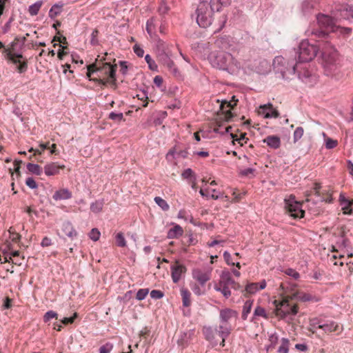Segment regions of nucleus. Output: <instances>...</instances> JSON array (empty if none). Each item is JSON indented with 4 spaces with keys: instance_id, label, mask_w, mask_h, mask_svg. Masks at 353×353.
Segmentation results:
<instances>
[{
    "instance_id": "obj_1",
    "label": "nucleus",
    "mask_w": 353,
    "mask_h": 353,
    "mask_svg": "<svg viewBox=\"0 0 353 353\" xmlns=\"http://www.w3.org/2000/svg\"><path fill=\"white\" fill-rule=\"evenodd\" d=\"M211 65L220 70L225 71L230 74H236L241 68V63L234 57L227 52L219 51L206 54Z\"/></svg>"
},
{
    "instance_id": "obj_2",
    "label": "nucleus",
    "mask_w": 353,
    "mask_h": 353,
    "mask_svg": "<svg viewBox=\"0 0 353 353\" xmlns=\"http://www.w3.org/2000/svg\"><path fill=\"white\" fill-rule=\"evenodd\" d=\"M321 64L325 74L328 77H335L340 72L341 65L339 54L330 43H325L322 46Z\"/></svg>"
},
{
    "instance_id": "obj_3",
    "label": "nucleus",
    "mask_w": 353,
    "mask_h": 353,
    "mask_svg": "<svg viewBox=\"0 0 353 353\" xmlns=\"http://www.w3.org/2000/svg\"><path fill=\"white\" fill-rule=\"evenodd\" d=\"M230 48V40L226 37L218 38L213 43H198L196 50L203 58H205L206 54L212 52L216 53L217 49L220 51L228 50Z\"/></svg>"
},
{
    "instance_id": "obj_4",
    "label": "nucleus",
    "mask_w": 353,
    "mask_h": 353,
    "mask_svg": "<svg viewBox=\"0 0 353 353\" xmlns=\"http://www.w3.org/2000/svg\"><path fill=\"white\" fill-rule=\"evenodd\" d=\"M335 15L334 18L323 14L317 15L316 20L320 28H325L331 32H339L340 34L344 35L350 34L352 32L351 28L336 26V22L340 21L341 19L337 16V14H335Z\"/></svg>"
},
{
    "instance_id": "obj_5",
    "label": "nucleus",
    "mask_w": 353,
    "mask_h": 353,
    "mask_svg": "<svg viewBox=\"0 0 353 353\" xmlns=\"http://www.w3.org/2000/svg\"><path fill=\"white\" fill-rule=\"evenodd\" d=\"M214 12L208 0H201L196 10L198 25L203 28L209 27L212 23Z\"/></svg>"
},
{
    "instance_id": "obj_6",
    "label": "nucleus",
    "mask_w": 353,
    "mask_h": 353,
    "mask_svg": "<svg viewBox=\"0 0 353 353\" xmlns=\"http://www.w3.org/2000/svg\"><path fill=\"white\" fill-rule=\"evenodd\" d=\"M292 299L291 296H287L283 297L281 300H275L273 302L275 306V314L276 316L283 319L288 316H295L298 313V305L290 303V300Z\"/></svg>"
},
{
    "instance_id": "obj_7",
    "label": "nucleus",
    "mask_w": 353,
    "mask_h": 353,
    "mask_svg": "<svg viewBox=\"0 0 353 353\" xmlns=\"http://www.w3.org/2000/svg\"><path fill=\"white\" fill-rule=\"evenodd\" d=\"M273 68L276 73L280 74L283 79H288L296 72L294 61H290L282 56H277L273 60Z\"/></svg>"
},
{
    "instance_id": "obj_8",
    "label": "nucleus",
    "mask_w": 353,
    "mask_h": 353,
    "mask_svg": "<svg viewBox=\"0 0 353 353\" xmlns=\"http://www.w3.org/2000/svg\"><path fill=\"white\" fill-rule=\"evenodd\" d=\"M230 287L236 290L239 288V285L234 281L228 271H223L220 276L219 283L216 284L214 288L216 291L220 292L224 297L228 299L231 295Z\"/></svg>"
},
{
    "instance_id": "obj_9",
    "label": "nucleus",
    "mask_w": 353,
    "mask_h": 353,
    "mask_svg": "<svg viewBox=\"0 0 353 353\" xmlns=\"http://www.w3.org/2000/svg\"><path fill=\"white\" fill-rule=\"evenodd\" d=\"M116 65H112L108 63H105L103 64V67L100 69L97 68L96 65L92 64L88 66V76L90 77L91 74L94 72H98L99 70L103 71L105 74L108 75V79H102L99 78V79H94V81H98L100 84L103 85H107V83H110L112 84H115L116 81ZM100 77V76H99Z\"/></svg>"
},
{
    "instance_id": "obj_10",
    "label": "nucleus",
    "mask_w": 353,
    "mask_h": 353,
    "mask_svg": "<svg viewBox=\"0 0 353 353\" xmlns=\"http://www.w3.org/2000/svg\"><path fill=\"white\" fill-rule=\"evenodd\" d=\"M319 47L311 44L306 39L301 41L299 46V61L308 62L312 61L317 54Z\"/></svg>"
},
{
    "instance_id": "obj_11",
    "label": "nucleus",
    "mask_w": 353,
    "mask_h": 353,
    "mask_svg": "<svg viewBox=\"0 0 353 353\" xmlns=\"http://www.w3.org/2000/svg\"><path fill=\"white\" fill-rule=\"evenodd\" d=\"M285 208L291 216L294 218H302L304 215V210L301 208V203L295 200V197L290 195L285 199Z\"/></svg>"
},
{
    "instance_id": "obj_12",
    "label": "nucleus",
    "mask_w": 353,
    "mask_h": 353,
    "mask_svg": "<svg viewBox=\"0 0 353 353\" xmlns=\"http://www.w3.org/2000/svg\"><path fill=\"white\" fill-rule=\"evenodd\" d=\"M212 268H196L192 271V276L193 279L199 283V284L204 287L208 281L211 279Z\"/></svg>"
},
{
    "instance_id": "obj_13",
    "label": "nucleus",
    "mask_w": 353,
    "mask_h": 353,
    "mask_svg": "<svg viewBox=\"0 0 353 353\" xmlns=\"http://www.w3.org/2000/svg\"><path fill=\"white\" fill-rule=\"evenodd\" d=\"M237 101L238 99H236L234 96L232 97V100L230 101H222L220 105V108L223 112V117H220V119H223L225 121H229L232 117V114L230 111V109L236 105Z\"/></svg>"
},
{
    "instance_id": "obj_14",
    "label": "nucleus",
    "mask_w": 353,
    "mask_h": 353,
    "mask_svg": "<svg viewBox=\"0 0 353 353\" xmlns=\"http://www.w3.org/2000/svg\"><path fill=\"white\" fill-rule=\"evenodd\" d=\"M336 10L340 14V19L346 20H353V6L348 4L338 5L335 8Z\"/></svg>"
},
{
    "instance_id": "obj_15",
    "label": "nucleus",
    "mask_w": 353,
    "mask_h": 353,
    "mask_svg": "<svg viewBox=\"0 0 353 353\" xmlns=\"http://www.w3.org/2000/svg\"><path fill=\"white\" fill-rule=\"evenodd\" d=\"M259 114L263 116L264 118H277L279 113L271 103H268L259 107Z\"/></svg>"
},
{
    "instance_id": "obj_16",
    "label": "nucleus",
    "mask_w": 353,
    "mask_h": 353,
    "mask_svg": "<svg viewBox=\"0 0 353 353\" xmlns=\"http://www.w3.org/2000/svg\"><path fill=\"white\" fill-rule=\"evenodd\" d=\"M231 330V326L229 323L221 322L218 328H216L217 334H219V336L222 339V341L220 344L222 347L225 345V339L230 335Z\"/></svg>"
},
{
    "instance_id": "obj_17",
    "label": "nucleus",
    "mask_w": 353,
    "mask_h": 353,
    "mask_svg": "<svg viewBox=\"0 0 353 353\" xmlns=\"http://www.w3.org/2000/svg\"><path fill=\"white\" fill-rule=\"evenodd\" d=\"M319 329L322 330L325 333H330L337 331L339 329V325L332 320L324 321L321 319Z\"/></svg>"
},
{
    "instance_id": "obj_18",
    "label": "nucleus",
    "mask_w": 353,
    "mask_h": 353,
    "mask_svg": "<svg viewBox=\"0 0 353 353\" xmlns=\"http://www.w3.org/2000/svg\"><path fill=\"white\" fill-rule=\"evenodd\" d=\"M237 317V312L232 309L225 308L220 311V322L229 323L228 321L232 318Z\"/></svg>"
},
{
    "instance_id": "obj_19",
    "label": "nucleus",
    "mask_w": 353,
    "mask_h": 353,
    "mask_svg": "<svg viewBox=\"0 0 353 353\" xmlns=\"http://www.w3.org/2000/svg\"><path fill=\"white\" fill-rule=\"evenodd\" d=\"M172 279L174 283H177L181 277V275L185 272L186 268L181 264H177L171 267Z\"/></svg>"
},
{
    "instance_id": "obj_20",
    "label": "nucleus",
    "mask_w": 353,
    "mask_h": 353,
    "mask_svg": "<svg viewBox=\"0 0 353 353\" xmlns=\"http://www.w3.org/2000/svg\"><path fill=\"white\" fill-rule=\"evenodd\" d=\"M65 168L64 165H59L57 163H50L44 166V172L47 176H52L59 173L60 169Z\"/></svg>"
},
{
    "instance_id": "obj_21",
    "label": "nucleus",
    "mask_w": 353,
    "mask_h": 353,
    "mask_svg": "<svg viewBox=\"0 0 353 353\" xmlns=\"http://www.w3.org/2000/svg\"><path fill=\"white\" fill-rule=\"evenodd\" d=\"M266 287V282L265 280L261 281L259 283H251L246 285L245 291L248 294H255L259 290H263Z\"/></svg>"
},
{
    "instance_id": "obj_22",
    "label": "nucleus",
    "mask_w": 353,
    "mask_h": 353,
    "mask_svg": "<svg viewBox=\"0 0 353 353\" xmlns=\"http://www.w3.org/2000/svg\"><path fill=\"white\" fill-rule=\"evenodd\" d=\"M292 299H296L303 302L306 301H318L319 299L312 296L310 294L304 293L303 292H296L291 295Z\"/></svg>"
},
{
    "instance_id": "obj_23",
    "label": "nucleus",
    "mask_w": 353,
    "mask_h": 353,
    "mask_svg": "<svg viewBox=\"0 0 353 353\" xmlns=\"http://www.w3.org/2000/svg\"><path fill=\"white\" fill-rule=\"evenodd\" d=\"M231 0H210L208 3L214 12H219L222 8L230 4Z\"/></svg>"
},
{
    "instance_id": "obj_24",
    "label": "nucleus",
    "mask_w": 353,
    "mask_h": 353,
    "mask_svg": "<svg viewBox=\"0 0 353 353\" xmlns=\"http://www.w3.org/2000/svg\"><path fill=\"white\" fill-rule=\"evenodd\" d=\"M62 231L67 236L72 239L77 236V231L74 230L72 224L69 221L63 223Z\"/></svg>"
},
{
    "instance_id": "obj_25",
    "label": "nucleus",
    "mask_w": 353,
    "mask_h": 353,
    "mask_svg": "<svg viewBox=\"0 0 353 353\" xmlns=\"http://www.w3.org/2000/svg\"><path fill=\"white\" fill-rule=\"evenodd\" d=\"M71 197H72L71 192L69 191V190L66 189V188L60 189L59 190H57L52 196L53 199H54L55 201L69 199Z\"/></svg>"
},
{
    "instance_id": "obj_26",
    "label": "nucleus",
    "mask_w": 353,
    "mask_h": 353,
    "mask_svg": "<svg viewBox=\"0 0 353 353\" xmlns=\"http://www.w3.org/2000/svg\"><path fill=\"white\" fill-rule=\"evenodd\" d=\"M263 142L273 149H278L281 145V139L276 135L268 136L263 139Z\"/></svg>"
},
{
    "instance_id": "obj_27",
    "label": "nucleus",
    "mask_w": 353,
    "mask_h": 353,
    "mask_svg": "<svg viewBox=\"0 0 353 353\" xmlns=\"http://www.w3.org/2000/svg\"><path fill=\"white\" fill-rule=\"evenodd\" d=\"M159 60L165 65L169 70L174 67V61L170 59L169 52H159L158 54Z\"/></svg>"
},
{
    "instance_id": "obj_28",
    "label": "nucleus",
    "mask_w": 353,
    "mask_h": 353,
    "mask_svg": "<svg viewBox=\"0 0 353 353\" xmlns=\"http://www.w3.org/2000/svg\"><path fill=\"white\" fill-rule=\"evenodd\" d=\"M183 234V228L179 225L174 224V227L168 230L167 237L168 239H176L182 236Z\"/></svg>"
},
{
    "instance_id": "obj_29",
    "label": "nucleus",
    "mask_w": 353,
    "mask_h": 353,
    "mask_svg": "<svg viewBox=\"0 0 353 353\" xmlns=\"http://www.w3.org/2000/svg\"><path fill=\"white\" fill-rule=\"evenodd\" d=\"M340 202L343 213L346 214H351L352 213V209L350 208L352 202L343 195H340Z\"/></svg>"
},
{
    "instance_id": "obj_30",
    "label": "nucleus",
    "mask_w": 353,
    "mask_h": 353,
    "mask_svg": "<svg viewBox=\"0 0 353 353\" xmlns=\"http://www.w3.org/2000/svg\"><path fill=\"white\" fill-rule=\"evenodd\" d=\"M203 334L205 335V339L210 341L211 343H213L214 345H216L217 342L214 341L215 339V334H217L216 332V329L213 330L210 327H207L203 328Z\"/></svg>"
},
{
    "instance_id": "obj_31",
    "label": "nucleus",
    "mask_w": 353,
    "mask_h": 353,
    "mask_svg": "<svg viewBox=\"0 0 353 353\" xmlns=\"http://www.w3.org/2000/svg\"><path fill=\"white\" fill-rule=\"evenodd\" d=\"M181 295L182 297L183 305L184 307H188L190 305V292L185 288L181 289Z\"/></svg>"
},
{
    "instance_id": "obj_32",
    "label": "nucleus",
    "mask_w": 353,
    "mask_h": 353,
    "mask_svg": "<svg viewBox=\"0 0 353 353\" xmlns=\"http://www.w3.org/2000/svg\"><path fill=\"white\" fill-rule=\"evenodd\" d=\"M321 325V319L315 317L310 319L308 330L313 334L316 332V330L319 329Z\"/></svg>"
},
{
    "instance_id": "obj_33",
    "label": "nucleus",
    "mask_w": 353,
    "mask_h": 353,
    "mask_svg": "<svg viewBox=\"0 0 353 353\" xmlns=\"http://www.w3.org/2000/svg\"><path fill=\"white\" fill-rule=\"evenodd\" d=\"M43 5L42 1H38L30 5L28 8V12L31 16H35L39 13V11Z\"/></svg>"
},
{
    "instance_id": "obj_34",
    "label": "nucleus",
    "mask_w": 353,
    "mask_h": 353,
    "mask_svg": "<svg viewBox=\"0 0 353 353\" xmlns=\"http://www.w3.org/2000/svg\"><path fill=\"white\" fill-rule=\"evenodd\" d=\"M103 200H97L90 205V210L92 212L97 214L101 212L103 207Z\"/></svg>"
},
{
    "instance_id": "obj_35",
    "label": "nucleus",
    "mask_w": 353,
    "mask_h": 353,
    "mask_svg": "<svg viewBox=\"0 0 353 353\" xmlns=\"http://www.w3.org/2000/svg\"><path fill=\"white\" fill-rule=\"evenodd\" d=\"M290 341L288 339L282 338L281 340V345L278 348L279 353H288L289 352Z\"/></svg>"
},
{
    "instance_id": "obj_36",
    "label": "nucleus",
    "mask_w": 353,
    "mask_h": 353,
    "mask_svg": "<svg viewBox=\"0 0 353 353\" xmlns=\"http://www.w3.org/2000/svg\"><path fill=\"white\" fill-rule=\"evenodd\" d=\"M253 301H246L244 303L242 312V319L245 320L248 318V315L250 314L252 306Z\"/></svg>"
},
{
    "instance_id": "obj_37",
    "label": "nucleus",
    "mask_w": 353,
    "mask_h": 353,
    "mask_svg": "<svg viewBox=\"0 0 353 353\" xmlns=\"http://www.w3.org/2000/svg\"><path fill=\"white\" fill-rule=\"evenodd\" d=\"M27 169L29 172L37 175H41L42 173V169L38 164L29 163L27 164Z\"/></svg>"
},
{
    "instance_id": "obj_38",
    "label": "nucleus",
    "mask_w": 353,
    "mask_h": 353,
    "mask_svg": "<svg viewBox=\"0 0 353 353\" xmlns=\"http://www.w3.org/2000/svg\"><path fill=\"white\" fill-rule=\"evenodd\" d=\"M154 201L163 211H168L170 209V206L167 201L161 197L156 196L154 198Z\"/></svg>"
},
{
    "instance_id": "obj_39",
    "label": "nucleus",
    "mask_w": 353,
    "mask_h": 353,
    "mask_svg": "<svg viewBox=\"0 0 353 353\" xmlns=\"http://www.w3.org/2000/svg\"><path fill=\"white\" fill-rule=\"evenodd\" d=\"M254 316L263 317L265 319H268V315L265 310L259 305H258L254 309Z\"/></svg>"
},
{
    "instance_id": "obj_40",
    "label": "nucleus",
    "mask_w": 353,
    "mask_h": 353,
    "mask_svg": "<svg viewBox=\"0 0 353 353\" xmlns=\"http://www.w3.org/2000/svg\"><path fill=\"white\" fill-rule=\"evenodd\" d=\"M3 52L5 54V56L6 57L7 59L13 61L14 63L17 62L16 58H21L22 57V56L21 54H14L9 49H7V48H4Z\"/></svg>"
},
{
    "instance_id": "obj_41",
    "label": "nucleus",
    "mask_w": 353,
    "mask_h": 353,
    "mask_svg": "<svg viewBox=\"0 0 353 353\" xmlns=\"http://www.w3.org/2000/svg\"><path fill=\"white\" fill-rule=\"evenodd\" d=\"M61 12V6L59 5H54L49 11V17L52 19L55 18Z\"/></svg>"
},
{
    "instance_id": "obj_42",
    "label": "nucleus",
    "mask_w": 353,
    "mask_h": 353,
    "mask_svg": "<svg viewBox=\"0 0 353 353\" xmlns=\"http://www.w3.org/2000/svg\"><path fill=\"white\" fill-rule=\"evenodd\" d=\"M115 239L117 246L123 248L126 245V241L122 232L117 233L115 236Z\"/></svg>"
},
{
    "instance_id": "obj_43",
    "label": "nucleus",
    "mask_w": 353,
    "mask_h": 353,
    "mask_svg": "<svg viewBox=\"0 0 353 353\" xmlns=\"http://www.w3.org/2000/svg\"><path fill=\"white\" fill-rule=\"evenodd\" d=\"M145 60L148 65L149 68L152 71H157L158 66L156 64L155 61L152 59V57L149 54H146L145 57Z\"/></svg>"
},
{
    "instance_id": "obj_44",
    "label": "nucleus",
    "mask_w": 353,
    "mask_h": 353,
    "mask_svg": "<svg viewBox=\"0 0 353 353\" xmlns=\"http://www.w3.org/2000/svg\"><path fill=\"white\" fill-rule=\"evenodd\" d=\"M303 128L302 127H297L293 134V141L294 143L297 142L299 140L301 139L303 135Z\"/></svg>"
},
{
    "instance_id": "obj_45",
    "label": "nucleus",
    "mask_w": 353,
    "mask_h": 353,
    "mask_svg": "<svg viewBox=\"0 0 353 353\" xmlns=\"http://www.w3.org/2000/svg\"><path fill=\"white\" fill-rule=\"evenodd\" d=\"M202 286L199 285L196 283H194L191 285V290L194 292V294L197 296H201L205 294V290L202 289Z\"/></svg>"
},
{
    "instance_id": "obj_46",
    "label": "nucleus",
    "mask_w": 353,
    "mask_h": 353,
    "mask_svg": "<svg viewBox=\"0 0 353 353\" xmlns=\"http://www.w3.org/2000/svg\"><path fill=\"white\" fill-rule=\"evenodd\" d=\"M58 314L56 312L52 310L48 311L43 316V321L45 323L49 322L51 319H57Z\"/></svg>"
},
{
    "instance_id": "obj_47",
    "label": "nucleus",
    "mask_w": 353,
    "mask_h": 353,
    "mask_svg": "<svg viewBox=\"0 0 353 353\" xmlns=\"http://www.w3.org/2000/svg\"><path fill=\"white\" fill-rule=\"evenodd\" d=\"M149 292V290L148 288H143L138 290L136 298L139 301L143 300Z\"/></svg>"
},
{
    "instance_id": "obj_48",
    "label": "nucleus",
    "mask_w": 353,
    "mask_h": 353,
    "mask_svg": "<svg viewBox=\"0 0 353 353\" xmlns=\"http://www.w3.org/2000/svg\"><path fill=\"white\" fill-rule=\"evenodd\" d=\"M307 33L308 35H314L318 38H323L327 35V33H325L323 30H307Z\"/></svg>"
},
{
    "instance_id": "obj_49",
    "label": "nucleus",
    "mask_w": 353,
    "mask_h": 353,
    "mask_svg": "<svg viewBox=\"0 0 353 353\" xmlns=\"http://www.w3.org/2000/svg\"><path fill=\"white\" fill-rule=\"evenodd\" d=\"M113 349V344L111 343H106L99 348V353H110Z\"/></svg>"
},
{
    "instance_id": "obj_50",
    "label": "nucleus",
    "mask_w": 353,
    "mask_h": 353,
    "mask_svg": "<svg viewBox=\"0 0 353 353\" xmlns=\"http://www.w3.org/2000/svg\"><path fill=\"white\" fill-rule=\"evenodd\" d=\"M100 236L101 233L97 228H93L89 233V237L94 241H98Z\"/></svg>"
},
{
    "instance_id": "obj_51",
    "label": "nucleus",
    "mask_w": 353,
    "mask_h": 353,
    "mask_svg": "<svg viewBox=\"0 0 353 353\" xmlns=\"http://www.w3.org/2000/svg\"><path fill=\"white\" fill-rule=\"evenodd\" d=\"M109 119L114 121H121L123 119V114L121 112L116 113L112 112L109 114Z\"/></svg>"
},
{
    "instance_id": "obj_52",
    "label": "nucleus",
    "mask_w": 353,
    "mask_h": 353,
    "mask_svg": "<svg viewBox=\"0 0 353 353\" xmlns=\"http://www.w3.org/2000/svg\"><path fill=\"white\" fill-rule=\"evenodd\" d=\"M285 273L292 277L294 279H298L300 277V274L298 272H296L295 270L292 268H288L285 271Z\"/></svg>"
},
{
    "instance_id": "obj_53",
    "label": "nucleus",
    "mask_w": 353,
    "mask_h": 353,
    "mask_svg": "<svg viewBox=\"0 0 353 353\" xmlns=\"http://www.w3.org/2000/svg\"><path fill=\"white\" fill-rule=\"evenodd\" d=\"M181 176L183 178L186 179H192V177L194 178V179H195V178L194 176L193 171L190 168L185 169L182 172Z\"/></svg>"
},
{
    "instance_id": "obj_54",
    "label": "nucleus",
    "mask_w": 353,
    "mask_h": 353,
    "mask_svg": "<svg viewBox=\"0 0 353 353\" xmlns=\"http://www.w3.org/2000/svg\"><path fill=\"white\" fill-rule=\"evenodd\" d=\"M77 317V313H74L71 317H64L61 320V323L64 325L72 324L74 323V319Z\"/></svg>"
},
{
    "instance_id": "obj_55",
    "label": "nucleus",
    "mask_w": 353,
    "mask_h": 353,
    "mask_svg": "<svg viewBox=\"0 0 353 353\" xmlns=\"http://www.w3.org/2000/svg\"><path fill=\"white\" fill-rule=\"evenodd\" d=\"M26 184L30 189H36L37 188V184L35 180L32 177H28L26 180Z\"/></svg>"
},
{
    "instance_id": "obj_56",
    "label": "nucleus",
    "mask_w": 353,
    "mask_h": 353,
    "mask_svg": "<svg viewBox=\"0 0 353 353\" xmlns=\"http://www.w3.org/2000/svg\"><path fill=\"white\" fill-rule=\"evenodd\" d=\"M163 295V293L161 290H153L150 292V296L154 299H160Z\"/></svg>"
},
{
    "instance_id": "obj_57",
    "label": "nucleus",
    "mask_w": 353,
    "mask_h": 353,
    "mask_svg": "<svg viewBox=\"0 0 353 353\" xmlns=\"http://www.w3.org/2000/svg\"><path fill=\"white\" fill-rule=\"evenodd\" d=\"M338 144V142L336 140H334L332 139H327L325 140V147L327 149H332L334 148Z\"/></svg>"
},
{
    "instance_id": "obj_58",
    "label": "nucleus",
    "mask_w": 353,
    "mask_h": 353,
    "mask_svg": "<svg viewBox=\"0 0 353 353\" xmlns=\"http://www.w3.org/2000/svg\"><path fill=\"white\" fill-rule=\"evenodd\" d=\"M311 77V74L309 71L306 70L303 74H299V78L301 79L305 83H309V79Z\"/></svg>"
},
{
    "instance_id": "obj_59",
    "label": "nucleus",
    "mask_w": 353,
    "mask_h": 353,
    "mask_svg": "<svg viewBox=\"0 0 353 353\" xmlns=\"http://www.w3.org/2000/svg\"><path fill=\"white\" fill-rule=\"evenodd\" d=\"M134 53L139 57H142L144 54V50L139 45L136 44L133 47Z\"/></svg>"
},
{
    "instance_id": "obj_60",
    "label": "nucleus",
    "mask_w": 353,
    "mask_h": 353,
    "mask_svg": "<svg viewBox=\"0 0 353 353\" xmlns=\"http://www.w3.org/2000/svg\"><path fill=\"white\" fill-rule=\"evenodd\" d=\"M154 29V19H151L147 21L146 30L148 34H152Z\"/></svg>"
},
{
    "instance_id": "obj_61",
    "label": "nucleus",
    "mask_w": 353,
    "mask_h": 353,
    "mask_svg": "<svg viewBox=\"0 0 353 353\" xmlns=\"http://www.w3.org/2000/svg\"><path fill=\"white\" fill-rule=\"evenodd\" d=\"M168 9H169V8L167 6V4L165 3L164 2H162L159 7V12L161 14H165L168 12Z\"/></svg>"
},
{
    "instance_id": "obj_62",
    "label": "nucleus",
    "mask_w": 353,
    "mask_h": 353,
    "mask_svg": "<svg viewBox=\"0 0 353 353\" xmlns=\"http://www.w3.org/2000/svg\"><path fill=\"white\" fill-rule=\"evenodd\" d=\"M10 261H12V262L14 264H19V265L21 264V263L17 261H14V260H12V259H11L10 256L6 255V256H4L3 258L0 256V261L1 263L10 262Z\"/></svg>"
},
{
    "instance_id": "obj_63",
    "label": "nucleus",
    "mask_w": 353,
    "mask_h": 353,
    "mask_svg": "<svg viewBox=\"0 0 353 353\" xmlns=\"http://www.w3.org/2000/svg\"><path fill=\"white\" fill-rule=\"evenodd\" d=\"M255 170L251 168H246L241 171V174L243 176H248L250 175H253Z\"/></svg>"
},
{
    "instance_id": "obj_64",
    "label": "nucleus",
    "mask_w": 353,
    "mask_h": 353,
    "mask_svg": "<svg viewBox=\"0 0 353 353\" xmlns=\"http://www.w3.org/2000/svg\"><path fill=\"white\" fill-rule=\"evenodd\" d=\"M212 192V193L211 194H209L208 197L212 198L213 199L216 200L223 196V194L221 192H218L215 189H213Z\"/></svg>"
}]
</instances>
